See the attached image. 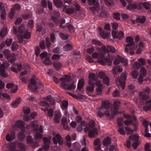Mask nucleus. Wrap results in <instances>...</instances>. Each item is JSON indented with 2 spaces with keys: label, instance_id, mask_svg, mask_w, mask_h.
I'll list each match as a JSON object with an SVG mask.
<instances>
[{
  "label": "nucleus",
  "instance_id": "obj_64",
  "mask_svg": "<svg viewBox=\"0 0 151 151\" xmlns=\"http://www.w3.org/2000/svg\"><path fill=\"white\" fill-rule=\"evenodd\" d=\"M102 37L104 39H106L107 38L109 37V36L110 35V34L109 33H104L101 35Z\"/></svg>",
  "mask_w": 151,
  "mask_h": 151
},
{
  "label": "nucleus",
  "instance_id": "obj_12",
  "mask_svg": "<svg viewBox=\"0 0 151 151\" xmlns=\"http://www.w3.org/2000/svg\"><path fill=\"white\" fill-rule=\"evenodd\" d=\"M131 123H117L118 126L119 127V128L118 129V132L120 134L122 135L125 134V132L124 130L125 129L124 126H128L129 124ZM133 124V126L135 128V129L137 128L136 123H132Z\"/></svg>",
  "mask_w": 151,
  "mask_h": 151
},
{
  "label": "nucleus",
  "instance_id": "obj_24",
  "mask_svg": "<svg viewBox=\"0 0 151 151\" xmlns=\"http://www.w3.org/2000/svg\"><path fill=\"white\" fill-rule=\"evenodd\" d=\"M6 87L8 88H11V92L12 93H14L17 92L18 90L17 86L12 83H9L6 85Z\"/></svg>",
  "mask_w": 151,
  "mask_h": 151
},
{
  "label": "nucleus",
  "instance_id": "obj_59",
  "mask_svg": "<svg viewBox=\"0 0 151 151\" xmlns=\"http://www.w3.org/2000/svg\"><path fill=\"white\" fill-rule=\"evenodd\" d=\"M113 38L117 39L118 38V32H117L112 31L111 32Z\"/></svg>",
  "mask_w": 151,
  "mask_h": 151
},
{
  "label": "nucleus",
  "instance_id": "obj_58",
  "mask_svg": "<svg viewBox=\"0 0 151 151\" xmlns=\"http://www.w3.org/2000/svg\"><path fill=\"white\" fill-rule=\"evenodd\" d=\"M124 128L128 134H132L133 130L132 129L127 127H125Z\"/></svg>",
  "mask_w": 151,
  "mask_h": 151
},
{
  "label": "nucleus",
  "instance_id": "obj_26",
  "mask_svg": "<svg viewBox=\"0 0 151 151\" xmlns=\"http://www.w3.org/2000/svg\"><path fill=\"white\" fill-rule=\"evenodd\" d=\"M27 142L33 148L37 147L38 145L37 143L36 142H34L33 138L30 136H29L27 137Z\"/></svg>",
  "mask_w": 151,
  "mask_h": 151
},
{
  "label": "nucleus",
  "instance_id": "obj_51",
  "mask_svg": "<svg viewBox=\"0 0 151 151\" xmlns=\"http://www.w3.org/2000/svg\"><path fill=\"white\" fill-rule=\"evenodd\" d=\"M103 81L104 83L108 86L109 83V78L107 76L104 77L103 79Z\"/></svg>",
  "mask_w": 151,
  "mask_h": 151
},
{
  "label": "nucleus",
  "instance_id": "obj_6",
  "mask_svg": "<svg viewBox=\"0 0 151 151\" xmlns=\"http://www.w3.org/2000/svg\"><path fill=\"white\" fill-rule=\"evenodd\" d=\"M44 100L45 101H41L40 103V106L46 107L45 109L41 108L42 110L44 111H47L48 109L49 106V104L48 102L52 105L54 104L55 103L54 99L52 98L51 96L45 97L44 99Z\"/></svg>",
  "mask_w": 151,
  "mask_h": 151
},
{
  "label": "nucleus",
  "instance_id": "obj_11",
  "mask_svg": "<svg viewBox=\"0 0 151 151\" xmlns=\"http://www.w3.org/2000/svg\"><path fill=\"white\" fill-rule=\"evenodd\" d=\"M150 89L148 87H146V88L143 89V91L140 92L139 93V95L143 100L147 99L150 98L149 94Z\"/></svg>",
  "mask_w": 151,
  "mask_h": 151
},
{
  "label": "nucleus",
  "instance_id": "obj_7",
  "mask_svg": "<svg viewBox=\"0 0 151 151\" xmlns=\"http://www.w3.org/2000/svg\"><path fill=\"white\" fill-rule=\"evenodd\" d=\"M17 146L22 151L25 150V145L21 142H12L9 144L8 147L10 150V151H17L16 146Z\"/></svg>",
  "mask_w": 151,
  "mask_h": 151
},
{
  "label": "nucleus",
  "instance_id": "obj_49",
  "mask_svg": "<svg viewBox=\"0 0 151 151\" xmlns=\"http://www.w3.org/2000/svg\"><path fill=\"white\" fill-rule=\"evenodd\" d=\"M24 34V38L28 39L30 37L31 33L30 32H28L27 30L25 31V32Z\"/></svg>",
  "mask_w": 151,
  "mask_h": 151
},
{
  "label": "nucleus",
  "instance_id": "obj_5",
  "mask_svg": "<svg viewBox=\"0 0 151 151\" xmlns=\"http://www.w3.org/2000/svg\"><path fill=\"white\" fill-rule=\"evenodd\" d=\"M140 144V142L139 140V136L137 135L130 136L129 138V140L126 142V147L129 148L131 145L134 149H137V147Z\"/></svg>",
  "mask_w": 151,
  "mask_h": 151
},
{
  "label": "nucleus",
  "instance_id": "obj_31",
  "mask_svg": "<svg viewBox=\"0 0 151 151\" xmlns=\"http://www.w3.org/2000/svg\"><path fill=\"white\" fill-rule=\"evenodd\" d=\"M146 105L143 107V110L147 111L151 109V99L146 102Z\"/></svg>",
  "mask_w": 151,
  "mask_h": 151
},
{
  "label": "nucleus",
  "instance_id": "obj_35",
  "mask_svg": "<svg viewBox=\"0 0 151 151\" xmlns=\"http://www.w3.org/2000/svg\"><path fill=\"white\" fill-rule=\"evenodd\" d=\"M64 8L63 9V11L66 13L68 14H71L73 13L74 12V9L72 8H70L66 9L65 6H64Z\"/></svg>",
  "mask_w": 151,
  "mask_h": 151
},
{
  "label": "nucleus",
  "instance_id": "obj_62",
  "mask_svg": "<svg viewBox=\"0 0 151 151\" xmlns=\"http://www.w3.org/2000/svg\"><path fill=\"white\" fill-rule=\"evenodd\" d=\"M138 61L140 63V64L141 66L144 65L145 64V61L142 58H139Z\"/></svg>",
  "mask_w": 151,
  "mask_h": 151
},
{
  "label": "nucleus",
  "instance_id": "obj_56",
  "mask_svg": "<svg viewBox=\"0 0 151 151\" xmlns=\"http://www.w3.org/2000/svg\"><path fill=\"white\" fill-rule=\"evenodd\" d=\"M120 15L119 13H116L114 14L113 17L116 20H119L120 19Z\"/></svg>",
  "mask_w": 151,
  "mask_h": 151
},
{
  "label": "nucleus",
  "instance_id": "obj_55",
  "mask_svg": "<svg viewBox=\"0 0 151 151\" xmlns=\"http://www.w3.org/2000/svg\"><path fill=\"white\" fill-rule=\"evenodd\" d=\"M59 36L63 40H66L68 37L67 35H64L63 33H61L59 34Z\"/></svg>",
  "mask_w": 151,
  "mask_h": 151
},
{
  "label": "nucleus",
  "instance_id": "obj_36",
  "mask_svg": "<svg viewBox=\"0 0 151 151\" xmlns=\"http://www.w3.org/2000/svg\"><path fill=\"white\" fill-rule=\"evenodd\" d=\"M7 59L9 62H14L16 59V56L14 54H11L7 57Z\"/></svg>",
  "mask_w": 151,
  "mask_h": 151
},
{
  "label": "nucleus",
  "instance_id": "obj_41",
  "mask_svg": "<svg viewBox=\"0 0 151 151\" xmlns=\"http://www.w3.org/2000/svg\"><path fill=\"white\" fill-rule=\"evenodd\" d=\"M115 70H118L119 72H121L122 71L123 69L119 66L114 67L113 69V73L114 74H116V72H115Z\"/></svg>",
  "mask_w": 151,
  "mask_h": 151
},
{
  "label": "nucleus",
  "instance_id": "obj_23",
  "mask_svg": "<svg viewBox=\"0 0 151 151\" xmlns=\"http://www.w3.org/2000/svg\"><path fill=\"white\" fill-rule=\"evenodd\" d=\"M62 116L61 113L59 110H56L54 112V119L55 122L59 123Z\"/></svg>",
  "mask_w": 151,
  "mask_h": 151
},
{
  "label": "nucleus",
  "instance_id": "obj_28",
  "mask_svg": "<svg viewBox=\"0 0 151 151\" xmlns=\"http://www.w3.org/2000/svg\"><path fill=\"white\" fill-rule=\"evenodd\" d=\"M15 137V133L14 131L11 132L10 133H8L6 136V140L8 141H11L14 139Z\"/></svg>",
  "mask_w": 151,
  "mask_h": 151
},
{
  "label": "nucleus",
  "instance_id": "obj_25",
  "mask_svg": "<svg viewBox=\"0 0 151 151\" xmlns=\"http://www.w3.org/2000/svg\"><path fill=\"white\" fill-rule=\"evenodd\" d=\"M37 113L35 112H32L30 114V117L26 115H25L24 119L26 122H30L37 116Z\"/></svg>",
  "mask_w": 151,
  "mask_h": 151
},
{
  "label": "nucleus",
  "instance_id": "obj_39",
  "mask_svg": "<svg viewBox=\"0 0 151 151\" xmlns=\"http://www.w3.org/2000/svg\"><path fill=\"white\" fill-rule=\"evenodd\" d=\"M84 81L83 79H81L78 82L77 88L78 90H81L84 86Z\"/></svg>",
  "mask_w": 151,
  "mask_h": 151
},
{
  "label": "nucleus",
  "instance_id": "obj_14",
  "mask_svg": "<svg viewBox=\"0 0 151 151\" xmlns=\"http://www.w3.org/2000/svg\"><path fill=\"white\" fill-rule=\"evenodd\" d=\"M126 42L128 43L126 45V47H130L129 50L130 51H133L136 49V48L134 46H133L134 45L133 39L130 37H127L126 39Z\"/></svg>",
  "mask_w": 151,
  "mask_h": 151
},
{
  "label": "nucleus",
  "instance_id": "obj_53",
  "mask_svg": "<svg viewBox=\"0 0 151 151\" xmlns=\"http://www.w3.org/2000/svg\"><path fill=\"white\" fill-rule=\"evenodd\" d=\"M131 74L133 78L136 79L138 76V73L137 71L134 70L132 71Z\"/></svg>",
  "mask_w": 151,
  "mask_h": 151
},
{
  "label": "nucleus",
  "instance_id": "obj_27",
  "mask_svg": "<svg viewBox=\"0 0 151 151\" xmlns=\"http://www.w3.org/2000/svg\"><path fill=\"white\" fill-rule=\"evenodd\" d=\"M38 127L39 126H38ZM35 130H39V132H40V133L39 132H36L35 135V138L37 139H40L42 138L43 136V135L42 133L43 132V131L42 126L41 125L39 127V129L38 128L35 129Z\"/></svg>",
  "mask_w": 151,
  "mask_h": 151
},
{
  "label": "nucleus",
  "instance_id": "obj_15",
  "mask_svg": "<svg viewBox=\"0 0 151 151\" xmlns=\"http://www.w3.org/2000/svg\"><path fill=\"white\" fill-rule=\"evenodd\" d=\"M147 74V71L144 67H142L139 70V76L138 78V82L141 83L143 81V78Z\"/></svg>",
  "mask_w": 151,
  "mask_h": 151
},
{
  "label": "nucleus",
  "instance_id": "obj_34",
  "mask_svg": "<svg viewBox=\"0 0 151 151\" xmlns=\"http://www.w3.org/2000/svg\"><path fill=\"white\" fill-rule=\"evenodd\" d=\"M21 100V99L20 98H17L15 101L13 102L11 104L13 108L16 107L20 102Z\"/></svg>",
  "mask_w": 151,
  "mask_h": 151
},
{
  "label": "nucleus",
  "instance_id": "obj_32",
  "mask_svg": "<svg viewBox=\"0 0 151 151\" xmlns=\"http://www.w3.org/2000/svg\"><path fill=\"white\" fill-rule=\"evenodd\" d=\"M111 140L109 137H108L105 138L103 141V143L105 146H108L111 144Z\"/></svg>",
  "mask_w": 151,
  "mask_h": 151
},
{
  "label": "nucleus",
  "instance_id": "obj_54",
  "mask_svg": "<svg viewBox=\"0 0 151 151\" xmlns=\"http://www.w3.org/2000/svg\"><path fill=\"white\" fill-rule=\"evenodd\" d=\"M60 56H62L63 55H59L54 54L52 56V59L55 60H58L60 59Z\"/></svg>",
  "mask_w": 151,
  "mask_h": 151
},
{
  "label": "nucleus",
  "instance_id": "obj_13",
  "mask_svg": "<svg viewBox=\"0 0 151 151\" xmlns=\"http://www.w3.org/2000/svg\"><path fill=\"white\" fill-rule=\"evenodd\" d=\"M102 50L105 54L108 53L109 52L113 53H115L117 50L114 47L109 45H107L106 47L105 45H102Z\"/></svg>",
  "mask_w": 151,
  "mask_h": 151
},
{
  "label": "nucleus",
  "instance_id": "obj_33",
  "mask_svg": "<svg viewBox=\"0 0 151 151\" xmlns=\"http://www.w3.org/2000/svg\"><path fill=\"white\" fill-rule=\"evenodd\" d=\"M54 4L56 7L61 8L63 5V2L60 0H53Z\"/></svg>",
  "mask_w": 151,
  "mask_h": 151
},
{
  "label": "nucleus",
  "instance_id": "obj_3",
  "mask_svg": "<svg viewBox=\"0 0 151 151\" xmlns=\"http://www.w3.org/2000/svg\"><path fill=\"white\" fill-rule=\"evenodd\" d=\"M89 78L90 81H89V84L90 85H93L95 83V81L96 82L95 88L96 93V95L91 94L90 95L91 96H96L97 95L101 94L103 89L102 85L99 81L96 80L95 74L93 73H90Z\"/></svg>",
  "mask_w": 151,
  "mask_h": 151
},
{
  "label": "nucleus",
  "instance_id": "obj_45",
  "mask_svg": "<svg viewBox=\"0 0 151 151\" xmlns=\"http://www.w3.org/2000/svg\"><path fill=\"white\" fill-rule=\"evenodd\" d=\"M137 6L136 4H129L127 6V8L128 9L131 10L137 7L138 6Z\"/></svg>",
  "mask_w": 151,
  "mask_h": 151
},
{
  "label": "nucleus",
  "instance_id": "obj_61",
  "mask_svg": "<svg viewBox=\"0 0 151 151\" xmlns=\"http://www.w3.org/2000/svg\"><path fill=\"white\" fill-rule=\"evenodd\" d=\"M12 49L13 50H17L18 46L17 44L14 42H13L12 45Z\"/></svg>",
  "mask_w": 151,
  "mask_h": 151
},
{
  "label": "nucleus",
  "instance_id": "obj_48",
  "mask_svg": "<svg viewBox=\"0 0 151 151\" xmlns=\"http://www.w3.org/2000/svg\"><path fill=\"white\" fill-rule=\"evenodd\" d=\"M7 30L5 28H4L1 29L0 35L3 37H4L7 33Z\"/></svg>",
  "mask_w": 151,
  "mask_h": 151
},
{
  "label": "nucleus",
  "instance_id": "obj_42",
  "mask_svg": "<svg viewBox=\"0 0 151 151\" xmlns=\"http://www.w3.org/2000/svg\"><path fill=\"white\" fill-rule=\"evenodd\" d=\"M60 105L61 108L63 109L67 107L68 105V103L67 101H64L60 103Z\"/></svg>",
  "mask_w": 151,
  "mask_h": 151
},
{
  "label": "nucleus",
  "instance_id": "obj_30",
  "mask_svg": "<svg viewBox=\"0 0 151 151\" xmlns=\"http://www.w3.org/2000/svg\"><path fill=\"white\" fill-rule=\"evenodd\" d=\"M60 15V13L58 12L55 11L53 12V15L52 17V19L56 23L58 21V19Z\"/></svg>",
  "mask_w": 151,
  "mask_h": 151
},
{
  "label": "nucleus",
  "instance_id": "obj_57",
  "mask_svg": "<svg viewBox=\"0 0 151 151\" xmlns=\"http://www.w3.org/2000/svg\"><path fill=\"white\" fill-rule=\"evenodd\" d=\"M47 115L49 117L53 116V111L52 109H50L48 110Z\"/></svg>",
  "mask_w": 151,
  "mask_h": 151
},
{
  "label": "nucleus",
  "instance_id": "obj_29",
  "mask_svg": "<svg viewBox=\"0 0 151 151\" xmlns=\"http://www.w3.org/2000/svg\"><path fill=\"white\" fill-rule=\"evenodd\" d=\"M144 47V44L142 42H139L137 47H135L136 48L137 47H138L136 53L137 54H139L141 53Z\"/></svg>",
  "mask_w": 151,
  "mask_h": 151
},
{
  "label": "nucleus",
  "instance_id": "obj_16",
  "mask_svg": "<svg viewBox=\"0 0 151 151\" xmlns=\"http://www.w3.org/2000/svg\"><path fill=\"white\" fill-rule=\"evenodd\" d=\"M120 103L119 100L115 101L113 103V107L111 108L112 114L113 118L114 115L118 113V108Z\"/></svg>",
  "mask_w": 151,
  "mask_h": 151
},
{
  "label": "nucleus",
  "instance_id": "obj_18",
  "mask_svg": "<svg viewBox=\"0 0 151 151\" xmlns=\"http://www.w3.org/2000/svg\"><path fill=\"white\" fill-rule=\"evenodd\" d=\"M25 32V27L24 25H21L19 27L18 32L21 35L17 37L19 42L21 43L22 42L23 37L22 35Z\"/></svg>",
  "mask_w": 151,
  "mask_h": 151
},
{
  "label": "nucleus",
  "instance_id": "obj_60",
  "mask_svg": "<svg viewBox=\"0 0 151 151\" xmlns=\"http://www.w3.org/2000/svg\"><path fill=\"white\" fill-rule=\"evenodd\" d=\"M143 6L146 9L148 10L150 9L151 6L150 4L146 2L144 3L143 4Z\"/></svg>",
  "mask_w": 151,
  "mask_h": 151
},
{
  "label": "nucleus",
  "instance_id": "obj_21",
  "mask_svg": "<svg viewBox=\"0 0 151 151\" xmlns=\"http://www.w3.org/2000/svg\"><path fill=\"white\" fill-rule=\"evenodd\" d=\"M123 116L126 119L124 121V123H132L137 120L136 117L135 116L131 117L130 115L126 114H124Z\"/></svg>",
  "mask_w": 151,
  "mask_h": 151
},
{
  "label": "nucleus",
  "instance_id": "obj_47",
  "mask_svg": "<svg viewBox=\"0 0 151 151\" xmlns=\"http://www.w3.org/2000/svg\"><path fill=\"white\" fill-rule=\"evenodd\" d=\"M16 12L13 9H11V12H9L8 16L11 19L13 18L15 16Z\"/></svg>",
  "mask_w": 151,
  "mask_h": 151
},
{
  "label": "nucleus",
  "instance_id": "obj_50",
  "mask_svg": "<svg viewBox=\"0 0 151 151\" xmlns=\"http://www.w3.org/2000/svg\"><path fill=\"white\" fill-rule=\"evenodd\" d=\"M145 19L146 18L145 17L142 16V17L137 18V21L141 23H143L145 22Z\"/></svg>",
  "mask_w": 151,
  "mask_h": 151
},
{
  "label": "nucleus",
  "instance_id": "obj_17",
  "mask_svg": "<svg viewBox=\"0 0 151 151\" xmlns=\"http://www.w3.org/2000/svg\"><path fill=\"white\" fill-rule=\"evenodd\" d=\"M44 145L42 146V147L45 150V151H47L50 147V138L47 137H44L43 138Z\"/></svg>",
  "mask_w": 151,
  "mask_h": 151
},
{
  "label": "nucleus",
  "instance_id": "obj_19",
  "mask_svg": "<svg viewBox=\"0 0 151 151\" xmlns=\"http://www.w3.org/2000/svg\"><path fill=\"white\" fill-rule=\"evenodd\" d=\"M52 139L53 143L55 145H57L58 143L60 145H62L63 144V139L59 134H57L55 137H53Z\"/></svg>",
  "mask_w": 151,
  "mask_h": 151
},
{
  "label": "nucleus",
  "instance_id": "obj_8",
  "mask_svg": "<svg viewBox=\"0 0 151 151\" xmlns=\"http://www.w3.org/2000/svg\"><path fill=\"white\" fill-rule=\"evenodd\" d=\"M89 4L91 6L90 7V10L93 11V13L96 14H97L100 9L99 4L95 0H88Z\"/></svg>",
  "mask_w": 151,
  "mask_h": 151
},
{
  "label": "nucleus",
  "instance_id": "obj_44",
  "mask_svg": "<svg viewBox=\"0 0 151 151\" xmlns=\"http://www.w3.org/2000/svg\"><path fill=\"white\" fill-rule=\"evenodd\" d=\"M12 9H13L15 12H19L21 9V7L18 4H15Z\"/></svg>",
  "mask_w": 151,
  "mask_h": 151
},
{
  "label": "nucleus",
  "instance_id": "obj_4",
  "mask_svg": "<svg viewBox=\"0 0 151 151\" xmlns=\"http://www.w3.org/2000/svg\"><path fill=\"white\" fill-rule=\"evenodd\" d=\"M71 80L70 77L68 76H66L61 78V86L64 89H67L69 90H74L76 88V86L73 82L70 84H69Z\"/></svg>",
  "mask_w": 151,
  "mask_h": 151
},
{
  "label": "nucleus",
  "instance_id": "obj_46",
  "mask_svg": "<svg viewBox=\"0 0 151 151\" xmlns=\"http://www.w3.org/2000/svg\"><path fill=\"white\" fill-rule=\"evenodd\" d=\"M23 111L24 114H29L30 112V109L29 107H24L23 108Z\"/></svg>",
  "mask_w": 151,
  "mask_h": 151
},
{
  "label": "nucleus",
  "instance_id": "obj_40",
  "mask_svg": "<svg viewBox=\"0 0 151 151\" xmlns=\"http://www.w3.org/2000/svg\"><path fill=\"white\" fill-rule=\"evenodd\" d=\"M21 67L22 66L21 65L17 64V69L16 68H14V67H11V68H10V69L12 71L17 73H18L19 71H21Z\"/></svg>",
  "mask_w": 151,
  "mask_h": 151
},
{
  "label": "nucleus",
  "instance_id": "obj_63",
  "mask_svg": "<svg viewBox=\"0 0 151 151\" xmlns=\"http://www.w3.org/2000/svg\"><path fill=\"white\" fill-rule=\"evenodd\" d=\"M28 26L29 28H32L34 27L33 21L32 20H29L28 23Z\"/></svg>",
  "mask_w": 151,
  "mask_h": 151
},
{
  "label": "nucleus",
  "instance_id": "obj_52",
  "mask_svg": "<svg viewBox=\"0 0 151 151\" xmlns=\"http://www.w3.org/2000/svg\"><path fill=\"white\" fill-rule=\"evenodd\" d=\"M92 43L94 45H97L99 46H102L103 45L102 43L99 41L96 40H93L92 41Z\"/></svg>",
  "mask_w": 151,
  "mask_h": 151
},
{
  "label": "nucleus",
  "instance_id": "obj_37",
  "mask_svg": "<svg viewBox=\"0 0 151 151\" xmlns=\"http://www.w3.org/2000/svg\"><path fill=\"white\" fill-rule=\"evenodd\" d=\"M53 64L54 67L57 70L60 69L63 66L62 63L59 62H54Z\"/></svg>",
  "mask_w": 151,
  "mask_h": 151
},
{
  "label": "nucleus",
  "instance_id": "obj_1",
  "mask_svg": "<svg viewBox=\"0 0 151 151\" xmlns=\"http://www.w3.org/2000/svg\"><path fill=\"white\" fill-rule=\"evenodd\" d=\"M85 132H88V136L90 138H93L98 134V130L95 127V123H80L77 127L78 132L81 131L83 129Z\"/></svg>",
  "mask_w": 151,
  "mask_h": 151
},
{
  "label": "nucleus",
  "instance_id": "obj_10",
  "mask_svg": "<svg viewBox=\"0 0 151 151\" xmlns=\"http://www.w3.org/2000/svg\"><path fill=\"white\" fill-rule=\"evenodd\" d=\"M127 76L124 73H122L121 74L120 78L117 79L116 81V83L118 86H121L122 89L124 88L125 86V81L127 78Z\"/></svg>",
  "mask_w": 151,
  "mask_h": 151
},
{
  "label": "nucleus",
  "instance_id": "obj_20",
  "mask_svg": "<svg viewBox=\"0 0 151 151\" xmlns=\"http://www.w3.org/2000/svg\"><path fill=\"white\" fill-rule=\"evenodd\" d=\"M120 62H121L122 63H124V65H125L127 66V60L126 59H124L118 55L114 60V64L115 65H118L119 63Z\"/></svg>",
  "mask_w": 151,
  "mask_h": 151
},
{
  "label": "nucleus",
  "instance_id": "obj_2",
  "mask_svg": "<svg viewBox=\"0 0 151 151\" xmlns=\"http://www.w3.org/2000/svg\"><path fill=\"white\" fill-rule=\"evenodd\" d=\"M110 107V104L108 101H103L102 103L101 106L98 109L97 112V115L100 117L103 116L108 117L110 119L113 118L112 114L111 109V112L108 109Z\"/></svg>",
  "mask_w": 151,
  "mask_h": 151
},
{
  "label": "nucleus",
  "instance_id": "obj_22",
  "mask_svg": "<svg viewBox=\"0 0 151 151\" xmlns=\"http://www.w3.org/2000/svg\"><path fill=\"white\" fill-rule=\"evenodd\" d=\"M28 88L32 91L36 90L38 88V86L36 85V81L33 79L30 81V83L28 85Z\"/></svg>",
  "mask_w": 151,
  "mask_h": 151
},
{
  "label": "nucleus",
  "instance_id": "obj_43",
  "mask_svg": "<svg viewBox=\"0 0 151 151\" xmlns=\"http://www.w3.org/2000/svg\"><path fill=\"white\" fill-rule=\"evenodd\" d=\"M72 48V46L69 44L65 45L63 47L64 50L65 51H69Z\"/></svg>",
  "mask_w": 151,
  "mask_h": 151
},
{
  "label": "nucleus",
  "instance_id": "obj_9",
  "mask_svg": "<svg viewBox=\"0 0 151 151\" xmlns=\"http://www.w3.org/2000/svg\"><path fill=\"white\" fill-rule=\"evenodd\" d=\"M96 50L97 52H94L92 55V58L98 60L99 59H103L105 58V53L102 50V46L101 48L96 47Z\"/></svg>",
  "mask_w": 151,
  "mask_h": 151
},
{
  "label": "nucleus",
  "instance_id": "obj_38",
  "mask_svg": "<svg viewBox=\"0 0 151 151\" xmlns=\"http://www.w3.org/2000/svg\"><path fill=\"white\" fill-rule=\"evenodd\" d=\"M103 59H104V60L107 63L108 65L110 66L111 65L112 61L110 58L109 55H108L106 57H105V58Z\"/></svg>",
  "mask_w": 151,
  "mask_h": 151
}]
</instances>
